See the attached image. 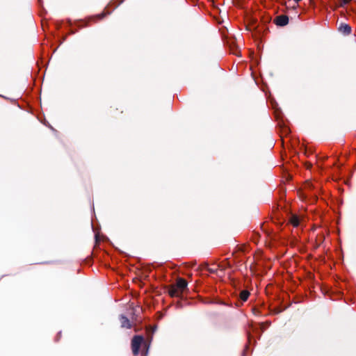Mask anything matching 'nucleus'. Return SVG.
Returning a JSON list of instances; mask_svg holds the SVG:
<instances>
[{"instance_id":"6","label":"nucleus","mask_w":356,"mask_h":356,"mask_svg":"<svg viewBox=\"0 0 356 356\" xmlns=\"http://www.w3.org/2000/svg\"><path fill=\"white\" fill-rule=\"evenodd\" d=\"M250 296V292L247 290H243L240 292V294H239V297H240V299L243 301V302H245L248 300V297Z\"/></svg>"},{"instance_id":"1","label":"nucleus","mask_w":356,"mask_h":356,"mask_svg":"<svg viewBox=\"0 0 356 356\" xmlns=\"http://www.w3.org/2000/svg\"><path fill=\"white\" fill-rule=\"evenodd\" d=\"M187 282L183 278H179L175 284L170 285L168 289V293L170 297L179 298L182 296L184 291L187 289Z\"/></svg>"},{"instance_id":"10","label":"nucleus","mask_w":356,"mask_h":356,"mask_svg":"<svg viewBox=\"0 0 356 356\" xmlns=\"http://www.w3.org/2000/svg\"><path fill=\"white\" fill-rule=\"evenodd\" d=\"M294 1H296V2H299V1H300L301 0H294Z\"/></svg>"},{"instance_id":"9","label":"nucleus","mask_w":356,"mask_h":356,"mask_svg":"<svg viewBox=\"0 0 356 356\" xmlns=\"http://www.w3.org/2000/svg\"><path fill=\"white\" fill-rule=\"evenodd\" d=\"M106 15V13H103L102 14H101V15L99 16V19H102V18H103Z\"/></svg>"},{"instance_id":"8","label":"nucleus","mask_w":356,"mask_h":356,"mask_svg":"<svg viewBox=\"0 0 356 356\" xmlns=\"http://www.w3.org/2000/svg\"><path fill=\"white\" fill-rule=\"evenodd\" d=\"M351 0H341V6H343L345 5H346L347 3H348Z\"/></svg>"},{"instance_id":"3","label":"nucleus","mask_w":356,"mask_h":356,"mask_svg":"<svg viewBox=\"0 0 356 356\" xmlns=\"http://www.w3.org/2000/svg\"><path fill=\"white\" fill-rule=\"evenodd\" d=\"M275 23L277 26H285L289 23V17L284 15H279L275 19Z\"/></svg>"},{"instance_id":"5","label":"nucleus","mask_w":356,"mask_h":356,"mask_svg":"<svg viewBox=\"0 0 356 356\" xmlns=\"http://www.w3.org/2000/svg\"><path fill=\"white\" fill-rule=\"evenodd\" d=\"M120 321L121 326L122 327H125L127 329H129L131 327V324L129 320L126 316L121 315L120 318Z\"/></svg>"},{"instance_id":"2","label":"nucleus","mask_w":356,"mask_h":356,"mask_svg":"<svg viewBox=\"0 0 356 356\" xmlns=\"http://www.w3.org/2000/svg\"><path fill=\"white\" fill-rule=\"evenodd\" d=\"M141 346L147 348V343L144 340L143 337L140 335L135 336L131 340V348L134 355L139 353V349Z\"/></svg>"},{"instance_id":"7","label":"nucleus","mask_w":356,"mask_h":356,"mask_svg":"<svg viewBox=\"0 0 356 356\" xmlns=\"http://www.w3.org/2000/svg\"><path fill=\"white\" fill-rule=\"evenodd\" d=\"M290 222L293 227H298L300 224V219L297 216H292L290 218Z\"/></svg>"},{"instance_id":"4","label":"nucleus","mask_w":356,"mask_h":356,"mask_svg":"<svg viewBox=\"0 0 356 356\" xmlns=\"http://www.w3.org/2000/svg\"><path fill=\"white\" fill-rule=\"evenodd\" d=\"M339 31L344 35H349L351 33V27L346 24H341L339 27Z\"/></svg>"}]
</instances>
